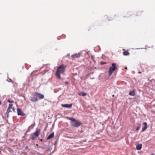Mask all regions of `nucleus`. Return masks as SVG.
Here are the masks:
<instances>
[{
	"label": "nucleus",
	"mask_w": 155,
	"mask_h": 155,
	"mask_svg": "<svg viewBox=\"0 0 155 155\" xmlns=\"http://www.w3.org/2000/svg\"><path fill=\"white\" fill-rule=\"evenodd\" d=\"M54 137V134L53 132L51 134H50L47 138V140H48L51 139L53 138Z\"/></svg>",
	"instance_id": "10"
},
{
	"label": "nucleus",
	"mask_w": 155,
	"mask_h": 155,
	"mask_svg": "<svg viewBox=\"0 0 155 155\" xmlns=\"http://www.w3.org/2000/svg\"><path fill=\"white\" fill-rule=\"evenodd\" d=\"M69 119L71 120L72 121L71 125L75 127H79L81 125V124L79 122L76 120L74 118L70 117Z\"/></svg>",
	"instance_id": "2"
},
{
	"label": "nucleus",
	"mask_w": 155,
	"mask_h": 155,
	"mask_svg": "<svg viewBox=\"0 0 155 155\" xmlns=\"http://www.w3.org/2000/svg\"><path fill=\"white\" fill-rule=\"evenodd\" d=\"M33 95L34 96H36L37 97H38L40 99H43L44 97V96L43 94H40L37 92H34L33 94Z\"/></svg>",
	"instance_id": "5"
},
{
	"label": "nucleus",
	"mask_w": 155,
	"mask_h": 155,
	"mask_svg": "<svg viewBox=\"0 0 155 155\" xmlns=\"http://www.w3.org/2000/svg\"><path fill=\"white\" fill-rule=\"evenodd\" d=\"M65 84H68V82H65Z\"/></svg>",
	"instance_id": "22"
},
{
	"label": "nucleus",
	"mask_w": 155,
	"mask_h": 155,
	"mask_svg": "<svg viewBox=\"0 0 155 155\" xmlns=\"http://www.w3.org/2000/svg\"><path fill=\"white\" fill-rule=\"evenodd\" d=\"M40 140H41V141H42V139H41Z\"/></svg>",
	"instance_id": "28"
},
{
	"label": "nucleus",
	"mask_w": 155,
	"mask_h": 155,
	"mask_svg": "<svg viewBox=\"0 0 155 155\" xmlns=\"http://www.w3.org/2000/svg\"><path fill=\"white\" fill-rule=\"evenodd\" d=\"M72 104H62V106L64 107H67V108H71L72 106Z\"/></svg>",
	"instance_id": "11"
},
{
	"label": "nucleus",
	"mask_w": 155,
	"mask_h": 155,
	"mask_svg": "<svg viewBox=\"0 0 155 155\" xmlns=\"http://www.w3.org/2000/svg\"><path fill=\"white\" fill-rule=\"evenodd\" d=\"M101 64H105V63H103V62H101Z\"/></svg>",
	"instance_id": "20"
},
{
	"label": "nucleus",
	"mask_w": 155,
	"mask_h": 155,
	"mask_svg": "<svg viewBox=\"0 0 155 155\" xmlns=\"http://www.w3.org/2000/svg\"><path fill=\"white\" fill-rule=\"evenodd\" d=\"M117 68V67H116V64L114 63H112V66L110 67L109 68L108 71L109 76H110Z\"/></svg>",
	"instance_id": "3"
},
{
	"label": "nucleus",
	"mask_w": 155,
	"mask_h": 155,
	"mask_svg": "<svg viewBox=\"0 0 155 155\" xmlns=\"http://www.w3.org/2000/svg\"><path fill=\"white\" fill-rule=\"evenodd\" d=\"M36 96L31 97L30 98V100L32 102H35L38 101V98Z\"/></svg>",
	"instance_id": "7"
},
{
	"label": "nucleus",
	"mask_w": 155,
	"mask_h": 155,
	"mask_svg": "<svg viewBox=\"0 0 155 155\" xmlns=\"http://www.w3.org/2000/svg\"><path fill=\"white\" fill-rule=\"evenodd\" d=\"M9 81L10 82H12V80L11 79H9Z\"/></svg>",
	"instance_id": "21"
},
{
	"label": "nucleus",
	"mask_w": 155,
	"mask_h": 155,
	"mask_svg": "<svg viewBox=\"0 0 155 155\" xmlns=\"http://www.w3.org/2000/svg\"><path fill=\"white\" fill-rule=\"evenodd\" d=\"M18 114V115L25 116V114L23 112L21 109L18 108L17 109Z\"/></svg>",
	"instance_id": "6"
},
{
	"label": "nucleus",
	"mask_w": 155,
	"mask_h": 155,
	"mask_svg": "<svg viewBox=\"0 0 155 155\" xmlns=\"http://www.w3.org/2000/svg\"><path fill=\"white\" fill-rule=\"evenodd\" d=\"M78 94L80 96L82 95L83 96H85L87 95V94L86 93L84 92L79 93H78Z\"/></svg>",
	"instance_id": "15"
},
{
	"label": "nucleus",
	"mask_w": 155,
	"mask_h": 155,
	"mask_svg": "<svg viewBox=\"0 0 155 155\" xmlns=\"http://www.w3.org/2000/svg\"><path fill=\"white\" fill-rule=\"evenodd\" d=\"M12 104H9V105L8 108L10 109L11 108H12Z\"/></svg>",
	"instance_id": "17"
},
{
	"label": "nucleus",
	"mask_w": 155,
	"mask_h": 155,
	"mask_svg": "<svg viewBox=\"0 0 155 155\" xmlns=\"http://www.w3.org/2000/svg\"><path fill=\"white\" fill-rule=\"evenodd\" d=\"M66 67V65L62 64L61 66L57 68L55 73V75L59 79H60L61 78V73L62 74L64 72Z\"/></svg>",
	"instance_id": "1"
},
{
	"label": "nucleus",
	"mask_w": 155,
	"mask_h": 155,
	"mask_svg": "<svg viewBox=\"0 0 155 155\" xmlns=\"http://www.w3.org/2000/svg\"><path fill=\"white\" fill-rule=\"evenodd\" d=\"M80 56V54L79 53L75 54L71 56V58L72 59H75L76 58H79Z\"/></svg>",
	"instance_id": "8"
},
{
	"label": "nucleus",
	"mask_w": 155,
	"mask_h": 155,
	"mask_svg": "<svg viewBox=\"0 0 155 155\" xmlns=\"http://www.w3.org/2000/svg\"><path fill=\"white\" fill-rule=\"evenodd\" d=\"M138 73H139V74H140V73H141V71H140V72H138Z\"/></svg>",
	"instance_id": "23"
},
{
	"label": "nucleus",
	"mask_w": 155,
	"mask_h": 155,
	"mask_svg": "<svg viewBox=\"0 0 155 155\" xmlns=\"http://www.w3.org/2000/svg\"><path fill=\"white\" fill-rule=\"evenodd\" d=\"M41 133V130L40 129H38L36 130V131L32 135L31 139L34 140L36 139V138Z\"/></svg>",
	"instance_id": "4"
},
{
	"label": "nucleus",
	"mask_w": 155,
	"mask_h": 155,
	"mask_svg": "<svg viewBox=\"0 0 155 155\" xmlns=\"http://www.w3.org/2000/svg\"><path fill=\"white\" fill-rule=\"evenodd\" d=\"M8 101L9 103H12L13 102V101H11L10 99H8Z\"/></svg>",
	"instance_id": "18"
},
{
	"label": "nucleus",
	"mask_w": 155,
	"mask_h": 155,
	"mask_svg": "<svg viewBox=\"0 0 155 155\" xmlns=\"http://www.w3.org/2000/svg\"><path fill=\"white\" fill-rule=\"evenodd\" d=\"M36 146H38V144H36Z\"/></svg>",
	"instance_id": "26"
},
{
	"label": "nucleus",
	"mask_w": 155,
	"mask_h": 155,
	"mask_svg": "<svg viewBox=\"0 0 155 155\" xmlns=\"http://www.w3.org/2000/svg\"><path fill=\"white\" fill-rule=\"evenodd\" d=\"M1 104V102L0 101V105Z\"/></svg>",
	"instance_id": "24"
},
{
	"label": "nucleus",
	"mask_w": 155,
	"mask_h": 155,
	"mask_svg": "<svg viewBox=\"0 0 155 155\" xmlns=\"http://www.w3.org/2000/svg\"><path fill=\"white\" fill-rule=\"evenodd\" d=\"M140 128V127H137V128L136 129V130L137 131H138L139 129Z\"/></svg>",
	"instance_id": "19"
},
{
	"label": "nucleus",
	"mask_w": 155,
	"mask_h": 155,
	"mask_svg": "<svg viewBox=\"0 0 155 155\" xmlns=\"http://www.w3.org/2000/svg\"><path fill=\"white\" fill-rule=\"evenodd\" d=\"M150 155H155L154 154H151Z\"/></svg>",
	"instance_id": "25"
},
{
	"label": "nucleus",
	"mask_w": 155,
	"mask_h": 155,
	"mask_svg": "<svg viewBox=\"0 0 155 155\" xmlns=\"http://www.w3.org/2000/svg\"><path fill=\"white\" fill-rule=\"evenodd\" d=\"M10 109L8 108L7 109V112H6L5 114L7 115V116H8V113L11 111V110H10Z\"/></svg>",
	"instance_id": "16"
},
{
	"label": "nucleus",
	"mask_w": 155,
	"mask_h": 155,
	"mask_svg": "<svg viewBox=\"0 0 155 155\" xmlns=\"http://www.w3.org/2000/svg\"><path fill=\"white\" fill-rule=\"evenodd\" d=\"M143 127H142V131L143 132V131H145L147 128V123L145 122H144L143 123Z\"/></svg>",
	"instance_id": "9"
},
{
	"label": "nucleus",
	"mask_w": 155,
	"mask_h": 155,
	"mask_svg": "<svg viewBox=\"0 0 155 155\" xmlns=\"http://www.w3.org/2000/svg\"><path fill=\"white\" fill-rule=\"evenodd\" d=\"M142 147V144H139L136 146V149L137 150H140L141 149Z\"/></svg>",
	"instance_id": "13"
},
{
	"label": "nucleus",
	"mask_w": 155,
	"mask_h": 155,
	"mask_svg": "<svg viewBox=\"0 0 155 155\" xmlns=\"http://www.w3.org/2000/svg\"><path fill=\"white\" fill-rule=\"evenodd\" d=\"M123 50L124 51L123 52V54L124 56H127L130 55V53L127 51H124V49H123Z\"/></svg>",
	"instance_id": "12"
},
{
	"label": "nucleus",
	"mask_w": 155,
	"mask_h": 155,
	"mask_svg": "<svg viewBox=\"0 0 155 155\" xmlns=\"http://www.w3.org/2000/svg\"><path fill=\"white\" fill-rule=\"evenodd\" d=\"M125 69H127V67H125Z\"/></svg>",
	"instance_id": "27"
},
{
	"label": "nucleus",
	"mask_w": 155,
	"mask_h": 155,
	"mask_svg": "<svg viewBox=\"0 0 155 155\" xmlns=\"http://www.w3.org/2000/svg\"><path fill=\"white\" fill-rule=\"evenodd\" d=\"M129 94L130 95L132 96H134L135 95V92L134 91H133L130 92Z\"/></svg>",
	"instance_id": "14"
}]
</instances>
